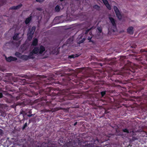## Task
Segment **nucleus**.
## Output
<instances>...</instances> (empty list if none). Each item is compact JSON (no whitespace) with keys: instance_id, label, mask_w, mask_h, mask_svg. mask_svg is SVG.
Segmentation results:
<instances>
[{"instance_id":"obj_1","label":"nucleus","mask_w":147,"mask_h":147,"mask_svg":"<svg viewBox=\"0 0 147 147\" xmlns=\"http://www.w3.org/2000/svg\"><path fill=\"white\" fill-rule=\"evenodd\" d=\"M45 51V49L44 47L42 46H40L39 48H38L35 47L33 50L32 52L30 53L29 56L30 57L33 58H34V57L32 56L33 54L37 53L42 54Z\"/></svg>"},{"instance_id":"obj_2","label":"nucleus","mask_w":147,"mask_h":147,"mask_svg":"<svg viewBox=\"0 0 147 147\" xmlns=\"http://www.w3.org/2000/svg\"><path fill=\"white\" fill-rule=\"evenodd\" d=\"M114 11L118 18L119 19L121 18V15L119 9L116 6H114L113 7Z\"/></svg>"},{"instance_id":"obj_3","label":"nucleus","mask_w":147,"mask_h":147,"mask_svg":"<svg viewBox=\"0 0 147 147\" xmlns=\"http://www.w3.org/2000/svg\"><path fill=\"white\" fill-rule=\"evenodd\" d=\"M13 130L12 131L11 135L15 137L19 136H20V131L18 130V129H13Z\"/></svg>"},{"instance_id":"obj_4","label":"nucleus","mask_w":147,"mask_h":147,"mask_svg":"<svg viewBox=\"0 0 147 147\" xmlns=\"http://www.w3.org/2000/svg\"><path fill=\"white\" fill-rule=\"evenodd\" d=\"M35 30V28L34 27H33L30 30V32L28 33V39L29 40H30L32 38V35Z\"/></svg>"},{"instance_id":"obj_5","label":"nucleus","mask_w":147,"mask_h":147,"mask_svg":"<svg viewBox=\"0 0 147 147\" xmlns=\"http://www.w3.org/2000/svg\"><path fill=\"white\" fill-rule=\"evenodd\" d=\"M16 55L23 59L27 60L28 58V56L25 55H21L18 52H16L15 53Z\"/></svg>"},{"instance_id":"obj_6","label":"nucleus","mask_w":147,"mask_h":147,"mask_svg":"<svg viewBox=\"0 0 147 147\" xmlns=\"http://www.w3.org/2000/svg\"><path fill=\"white\" fill-rule=\"evenodd\" d=\"M0 129V136H6L8 134V132L5 129Z\"/></svg>"},{"instance_id":"obj_7","label":"nucleus","mask_w":147,"mask_h":147,"mask_svg":"<svg viewBox=\"0 0 147 147\" xmlns=\"http://www.w3.org/2000/svg\"><path fill=\"white\" fill-rule=\"evenodd\" d=\"M103 3L109 10L111 9V7L107 0H102Z\"/></svg>"},{"instance_id":"obj_8","label":"nucleus","mask_w":147,"mask_h":147,"mask_svg":"<svg viewBox=\"0 0 147 147\" xmlns=\"http://www.w3.org/2000/svg\"><path fill=\"white\" fill-rule=\"evenodd\" d=\"M5 59L8 62H10L11 61H15L17 60L16 58L12 57H9L7 58L5 57Z\"/></svg>"},{"instance_id":"obj_9","label":"nucleus","mask_w":147,"mask_h":147,"mask_svg":"<svg viewBox=\"0 0 147 147\" xmlns=\"http://www.w3.org/2000/svg\"><path fill=\"white\" fill-rule=\"evenodd\" d=\"M109 18L113 26L114 27H115L116 26V24L114 19L111 16H109Z\"/></svg>"},{"instance_id":"obj_10","label":"nucleus","mask_w":147,"mask_h":147,"mask_svg":"<svg viewBox=\"0 0 147 147\" xmlns=\"http://www.w3.org/2000/svg\"><path fill=\"white\" fill-rule=\"evenodd\" d=\"M127 32L130 34H132L133 33V28L131 26L129 27L127 30Z\"/></svg>"},{"instance_id":"obj_11","label":"nucleus","mask_w":147,"mask_h":147,"mask_svg":"<svg viewBox=\"0 0 147 147\" xmlns=\"http://www.w3.org/2000/svg\"><path fill=\"white\" fill-rule=\"evenodd\" d=\"M38 40L36 38L34 39L32 42V45L33 46H35L37 44Z\"/></svg>"},{"instance_id":"obj_12","label":"nucleus","mask_w":147,"mask_h":147,"mask_svg":"<svg viewBox=\"0 0 147 147\" xmlns=\"http://www.w3.org/2000/svg\"><path fill=\"white\" fill-rule=\"evenodd\" d=\"M115 130V131L116 132L115 134V135H121V132H118V131H119V129H114Z\"/></svg>"},{"instance_id":"obj_13","label":"nucleus","mask_w":147,"mask_h":147,"mask_svg":"<svg viewBox=\"0 0 147 147\" xmlns=\"http://www.w3.org/2000/svg\"><path fill=\"white\" fill-rule=\"evenodd\" d=\"M31 17L27 18L25 21V22L26 24H28L29 23V22H30V20H31Z\"/></svg>"},{"instance_id":"obj_14","label":"nucleus","mask_w":147,"mask_h":147,"mask_svg":"<svg viewBox=\"0 0 147 147\" xmlns=\"http://www.w3.org/2000/svg\"><path fill=\"white\" fill-rule=\"evenodd\" d=\"M18 34H15L13 38V39L16 40H18L19 39L18 37Z\"/></svg>"},{"instance_id":"obj_15","label":"nucleus","mask_w":147,"mask_h":147,"mask_svg":"<svg viewBox=\"0 0 147 147\" xmlns=\"http://www.w3.org/2000/svg\"><path fill=\"white\" fill-rule=\"evenodd\" d=\"M22 6V5H19L16 6H14L12 7L11 9H18L20 7Z\"/></svg>"},{"instance_id":"obj_16","label":"nucleus","mask_w":147,"mask_h":147,"mask_svg":"<svg viewBox=\"0 0 147 147\" xmlns=\"http://www.w3.org/2000/svg\"><path fill=\"white\" fill-rule=\"evenodd\" d=\"M61 8L59 7L58 5H57L55 7V9L56 11H59Z\"/></svg>"},{"instance_id":"obj_17","label":"nucleus","mask_w":147,"mask_h":147,"mask_svg":"<svg viewBox=\"0 0 147 147\" xmlns=\"http://www.w3.org/2000/svg\"><path fill=\"white\" fill-rule=\"evenodd\" d=\"M123 130V132H126V133H129V131L128 130L129 129H122Z\"/></svg>"},{"instance_id":"obj_18","label":"nucleus","mask_w":147,"mask_h":147,"mask_svg":"<svg viewBox=\"0 0 147 147\" xmlns=\"http://www.w3.org/2000/svg\"><path fill=\"white\" fill-rule=\"evenodd\" d=\"M101 95L102 96H103L105 94V92H101Z\"/></svg>"},{"instance_id":"obj_19","label":"nucleus","mask_w":147,"mask_h":147,"mask_svg":"<svg viewBox=\"0 0 147 147\" xmlns=\"http://www.w3.org/2000/svg\"><path fill=\"white\" fill-rule=\"evenodd\" d=\"M36 1L39 2H41L43 1V0H36Z\"/></svg>"},{"instance_id":"obj_20","label":"nucleus","mask_w":147,"mask_h":147,"mask_svg":"<svg viewBox=\"0 0 147 147\" xmlns=\"http://www.w3.org/2000/svg\"><path fill=\"white\" fill-rule=\"evenodd\" d=\"M98 30L100 32H101V28L100 27H98L97 28Z\"/></svg>"},{"instance_id":"obj_21","label":"nucleus","mask_w":147,"mask_h":147,"mask_svg":"<svg viewBox=\"0 0 147 147\" xmlns=\"http://www.w3.org/2000/svg\"><path fill=\"white\" fill-rule=\"evenodd\" d=\"M96 141H97V143H98V142H99L98 140L97 139H96L94 140V142H96Z\"/></svg>"},{"instance_id":"obj_22","label":"nucleus","mask_w":147,"mask_h":147,"mask_svg":"<svg viewBox=\"0 0 147 147\" xmlns=\"http://www.w3.org/2000/svg\"><path fill=\"white\" fill-rule=\"evenodd\" d=\"M91 38H92L91 36H90V37L89 36L88 37V39L90 40L91 39Z\"/></svg>"},{"instance_id":"obj_23","label":"nucleus","mask_w":147,"mask_h":147,"mask_svg":"<svg viewBox=\"0 0 147 147\" xmlns=\"http://www.w3.org/2000/svg\"><path fill=\"white\" fill-rule=\"evenodd\" d=\"M2 97V94L1 93H0V98Z\"/></svg>"},{"instance_id":"obj_24","label":"nucleus","mask_w":147,"mask_h":147,"mask_svg":"<svg viewBox=\"0 0 147 147\" xmlns=\"http://www.w3.org/2000/svg\"><path fill=\"white\" fill-rule=\"evenodd\" d=\"M94 7L95 8H97V7L98 8H99V7L97 5H96L94 6Z\"/></svg>"},{"instance_id":"obj_25","label":"nucleus","mask_w":147,"mask_h":147,"mask_svg":"<svg viewBox=\"0 0 147 147\" xmlns=\"http://www.w3.org/2000/svg\"><path fill=\"white\" fill-rule=\"evenodd\" d=\"M27 125V123H26L25 124V125H24V127H23V129H24L25 128V126H26Z\"/></svg>"},{"instance_id":"obj_26","label":"nucleus","mask_w":147,"mask_h":147,"mask_svg":"<svg viewBox=\"0 0 147 147\" xmlns=\"http://www.w3.org/2000/svg\"><path fill=\"white\" fill-rule=\"evenodd\" d=\"M71 58H73L74 57L73 55L71 56Z\"/></svg>"},{"instance_id":"obj_27","label":"nucleus","mask_w":147,"mask_h":147,"mask_svg":"<svg viewBox=\"0 0 147 147\" xmlns=\"http://www.w3.org/2000/svg\"><path fill=\"white\" fill-rule=\"evenodd\" d=\"M76 124H77V123L76 122L74 124V125H76Z\"/></svg>"},{"instance_id":"obj_28","label":"nucleus","mask_w":147,"mask_h":147,"mask_svg":"<svg viewBox=\"0 0 147 147\" xmlns=\"http://www.w3.org/2000/svg\"><path fill=\"white\" fill-rule=\"evenodd\" d=\"M61 1H63V0H60Z\"/></svg>"},{"instance_id":"obj_29","label":"nucleus","mask_w":147,"mask_h":147,"mask_svg":"<svg viewBox=\"0 0 147 147\" xmlns=\"http://www.w3.org/2000/svg\"><path fill=\"white\" fill-rule=\"evenodd\" d=\"M111 134H109V135H111Z\"/></svg>"},{"instance_id":"obj_30","label":"nucleus","mask_w":147,"mask_h":147,"mask_svg":"<svg viewBox=\"0 0 147 147\" xmlns=\"http://www.w3.org/2000/svg\"><path fill=\"white\" fill-rule=\"evenodd\" d=\"M14 145H15V144H14Z\"/></svg>"},{"instance_id":"obj_31","label":"nucleus","mask_w":147,"mask_h":147,"mask_svg":"<svg viewBox=\"0 0 147 147\" xmlns=\"http://www.w3.org/2000/svg\"><path fill=\"white\" fill-rule=\"evenodd\" d=\"M45 0H43V1H44Z\"/></svg>"}]
</instances>
